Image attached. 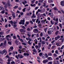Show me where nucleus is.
I'll list each match as a JSON object with an SVG mask.
<instances>
[{
	"mask_svg": "<svg viewBox=\"0 0 64 64\" xmlns=\"http://www.w3.org/2000/svg\"><path fill=\"white\" fill-rule=\"evenodd\" d=\"M5 53H6L4 54V55H6L7 52V51H6V50H3L2 52V51H0V53L1 54L3 55Z\"/></svg>",
	"mask_w": 64,
	"mask_h": 64,
	"instance_id": "1",
	"label": "nucleus"
},
{
	"mask_svg": "<svg viewBox=\"0 0 64 64\" xmlns=\"http://www.w3.org/2000/svg\"><path fill=\"white\" fill-rule=\"evenodd\" d=\"M42 57L43 59H45L46 58H48V56L47 55V54L45 53L44 54L42 55Z\"/></svg>",
	"mask_w": 64,
	"mask_h": 64,
	"instance_id": "2",
	"label": "nucleus"
},
{
	"mask_svg": "<svg viewBox=\"0 0 64 64\" xmlns=\"http://www.w3.org/2000/svg\"><path fill=\"white\" fill-rule=\"evenodd\" d=\"M24 22H25V20H21L20 22H19V24H22V25H24Z\"/></svg>",
	"mask_w": 64,
	"mask_h": 64,
	"instance_id": "3",
	"label": "nucleus"
},
{
	"mask_svg": "<svg viewBox=\"0 0 64 64\" xmlns=\"http://www.w3.org/2000/svg\"><path fill=\"white\" fill-rule=\"evenodd\" d=\"M33 32L35 33H38L39 30H38V29L37 28H35L33 30Z\"/></svg>",
	"mask_w": 64,
	"mask_h": 64,
	"instance_id": "4",
	"label": "nucleus"
},
{
	"mask_svg": "<svg viewBox=\"0 0 64 64\" xmlns=\"http://www.w3.org/2000/svg\"><path fill=\"white\" fill-rule=\"evenodd\" d=\"M15 43H16V45H19V41L17 40H16L15 41Z\"/></svg>",
	"mask_w": 64,
	"mask_h": 64,
	"instance_id": "5",
	"label": "nucleus"
},
{
	"mask_svg": "<svg viewBox=\"0 0 64 64\" xmlns=\"http://www.w3.org/2000/svg\"><path fill=\"white\" fill-rule=\"evenodd\" d=\"M60 4L62 6H64V0L60 2Z\"/></svg>",
	"mask_w": 64,
	"mask_h": 64,
	"instance_id": "6",
	"label": "nucleus"
},
{
	"mask_svg": "<svg viewBox=\"0 0 64 64\" xmlns=\"http://www.w3.org/2000/svg\"><path fill=\"white\" fill-rule=\"evenodd\" d=\"M7 43V41L6 40H5L4 42V43L3 44V47H5L6 46V43Z\"/></svg>",
	"mask_w": 64,
	"mask_h": 64,
	"instance_id": "7",
	"label": "nucleus"
},
{
	"mask_svg": "<svg viewBox=\"0 0 64 64\" xmlns=\"http://www.w3.org/2000/svg\"><path fill=\"white\" fill-rule=\"evenodd\" d=\"M20 32H26V30H24L23 29H20Z\"/></svg>",
	"mask_w": 64,
	"mask_h": 64,
	"instance_id": "8",
	"label": "nucleus"
},
{
	"mask_svg": "<svg viewBox=\"0 0 64 64\" xmlns=\"http://www.w3.org/2000/svg\"><path fill=\"white\" fill-rule=\"evenodd\" d=\"M7 4L8 6H11V4L10 2V0H8L7 1Z\"/></svg>",
	"mask_w": 64,
	"mask_h": 64,
	"instance_id": "9",
	"label": "nucleus"
},
{
	"mask_svg": "<svg viewBox=\"0 0 64 64\" xmlns=\"http://www.w3.org/2000/svg\"><path fill=\"white\" fill-rule=\"evenodd\" d=\"M39 18H37L36 20V23H38V24H40V20H39Z\"/></svg>",
	"mask_w": 64,
	"mask_h": 64,
	"instance_id": "10",
	"label": "nucleus"
},
{
	"mask_svg": "<svg viewBox=\"0 0 64 64\" xmlns=\"http://www.w3.org/2000/svg\"><path fill=\"white\" fill-rule=\"evenodd\" d=\"M49 30L50 32H52L53 31V29L52 28H50L49 29Z\"/></svg>",
	"mask_w": 64,
	"mask_h": 64,
	"instance_id": "11",
	"label": "nucleus"
},
{
	"mask_svg": "<svg viewBox=\"0 0 64 64\" xmlns=\"http://www.w3.org/2000/svg\"><path fill=\"white\" fill-rule=\"evenodd\" d=\"M48 62V60H44L43 61L44 63H46V62Z\"/></svg>",
	"mask_w": 64,
	"mask_h": 64,
	"instance_id": "12",
	"label": "nucleus"
},
{
	"mask_svg": "<svg viewBox=\"0 0 64 64\" xmlns=\"http://www.w3.org/2000/svg\"><path fill=\"white\" fill-rule=\"evenodd\" d=\"M41 23H42V25H44L45 24V21L44 20H41Z\"/></svg>",
	"mask_w": 64,
	"mask_h": 64,
	"instance_id": "13",
	"label": "nucleus"
},
{
	"mask_svg": "<svg viewBox=\"0 0 64 64\" xmlns=\"http://www.w3.org/2000/svg\"><path fill=\"white\" fill-rule=\"evenodd\" d=\"M36 16L35 15V14H33L32 16H31V18H36Z\"/></svg>",
	"mask_w": 64,
	"mask_h": 64,
	"instance_id": "14",
	"label": "nucleus"
},
{
	"mask_svg": "<svg viewBox=\"0 0 64 64\" xmlns=\"http://www.w3.org/2000/svg\"><path fill=\"white\" fill-rule=\"evenodd\" d=\"M24 56H28L29 55V54L28 53H24Z\"/></svg>",
	"mask_w": 64,
	"mask_h": 64,
	"instance_id": "15",
	"label": "nucleus"
},
{
	"mask_svg": "<svg viewBox=\"0 0 64 64\" xmlns=\"http://www.w3.org/2000/svg\"><path fill=\"white\" fill-rule=\"evenodd\" d=\"M38 47H39V48H40L41 47V43L39 42L38 44Z\"/></svg>",
	"mask_w": 64,
	"mask_h": 64,
	"instance_id": "16",
	"label": "nucleus"
},
{
	"mask_svg": "<svg viewBox=\"0 0 64 64\" xmlns=\"http://www.w3.org/2000/svg\"><path fill=\"white\" fill-rule=\"evenodd\" d=\"M22 4H24V5H25V4H26L27 3V1H24V2H22Z\"/></svg>",
	"mask_w": 64,
	"mask_h": 64,
	"instance_id": "17",
	"label": "nucleus"
},
{
	"mask_svg": "<svg viewBox=\"0 0 64 64\" xmlns=\"http://www.w3.org/2000/svg\"><path fill=\"white\" fill-rule=\"evenodd\" d=\"M48 60H50V61L52 60V58L50 57H48Z\"/></svg>",
	"mask_w": 64,
	"mask_h": 64,
	"instance_id": "18",
	"label": "nucleus"
},
{
	"mask_svg": "<svg viewBox=\"0 0 64 64\" xmlns=\"http://www.w3.org/2000/svg\"><path fill=\"white\" fill-rule=\"evenodd\" d=\"M4 9V8L2 6H0V10H2Z\"/></svg>",
	"mask_w": 64,
	"mask_h": 64,
	"instance_id": "19",
	"label": "nucleus"
},
{
	"mask_svg": "<svg viewBox=\"0 0 64 64\" xmlns=\"http://www.w3.org/2000/svg\"><path fill=\"white\" fill-rule=\"evenodd\" d=\"M54 10H57V11H58V9H57V7H54Z\"/></svg>",
	"mask_w": 64,
	"mask_h": 64,
	"instance_id": "20",
	"label": "nucleus"
},
{
	"mask_svg": "<svg viewBox=\"0 0 64 64\" xmlns=\"http://www.w3.org/2000/svg\"><path fill=\"white\" fill-rule=\"evenodd\" d=\"M44 0H40L39 1V2L40 3H42Z\"/></svg>",
	"mask_w": 64,
	"mask_h": 64,
	"instance_id": "21",
	"label": "nucleus"
},
{
	"mask_svg": "<svg viewBox=\"0 0 64 64\" xmlns=\"http://www.w3.org/2000/svg\"><path fill=\"white\" fill-rule=\"evenodd\" d=\"M32 51L34 52H35V53H36L37 52V51L36 50V49L35 48L34 49V50H33Z\"/></svg>",
	"mask_w": 64,
	"mask_h": 64,
	"instance_id": "22",
	"label": "nucleus"
},
{
	"mask_svg": "<svg viewBox=\"0 0 64 64\" xmlns=\"http://www.w3.org/2000/svg\"><path fill=\"white\" fill-rule=\"evenodd\" d=\"M35 47L36 49H38V48H39V46H38L36 45L35 46Z\"/></svg>",
	"mask_w": 64,
	"mask_h": 64,
	"instance_id": "23",
	"label": "nucleus"
},
{
	"mask_svg": "<svg viewBox=\"0 0 64 64\" xmlns=\"http://www.w3.org/2000/svg\"><path fill=\"white\" fill-rule=\"evenodd\" d=\"M11 64H16L15 62L14 61H12L11 62Z\"/></svg>",
	"mask_w": 64,
	"mask_h": 64,
	"instance_id": "24",
	"label": "nucleus"
},
{
	"mask_svg": "<svg viewBox=\"0 0 64 64\" xmlns=\"http://www.w3.org/2000/svg\"><path fill=\"white\" fill-rule=\"evenodd\" d=\"M48 3H52L53 2V1H52V0H48Z\"/></svg>",
	"mask_w": 64,
	"mask_h": 64,
	"instance_id": "25",
	"label": "nucleus"
},
{
	"mask_svg": "<svg viewBox=\"0 0 64 64\" xmlns=\"http://www.w3.org/2000/svg\"><path fill=\"white\" fill-rule=\"evenodd\" d=\"M10 23L11 24H12V26H13V21H10Z\"/></svg>",
	"mask_w": 64,
	"mask_h": 64,
	"instance_id": "26",
	"label": "nucleus"
},
{
	"mask_svg": "<svg viewBox=\"0 0 64 64\" xmlns=\"http://www.w3.org/2000/svg\"><path fill=\"white\" fill-rule=\"evenodd\" d=\"M2 14H4L5 13V10H3L1 12Z\"/></svg>",
	"mask_w": 64,
	"mask_h": 64,
	"instance_id": "27",
	"label": "nucleus"
},
{
	"mask_svg": "<svg viewBox=\"0 0 64 64\" xmlns=\"http://www.w3.org/2000/svg\"><path fill=\"white\" fill-rule=\"evenodd\" d=\"M3 45V43L2 42L0 45V47H2Z\"/></svg>",
	"mask_w": 64,
	"mask_h": 64,
	"instance_id": "28",
	"label": "nucleus"
},
{
	"mask_svg": "<svg viewBox=\"0 0 64 64\" xmlns=\"http://www.w3.org/2000/svg\"><path fill=\"white\" fill-rule=\"evenodd\" d=\"M42 53L40 52L39 54V56L41 57L42 55Z\"/></svg>",
	"mask_w": 64,
	"mask_h": 64,
	"instance_id": "29",
	"label": "nucleus"
},
{
	"mask_svg": "<svg viewBox=\"0 0 64 64\" xmlns=\"http://www.w3.org/2000/svg\"><path fill=\"white\" fill-rule=\"evenodd\" d=\"M34 41H35V43H36V44H37V42H38L37 40L36 39L34 40Z\"/></svg>",
	"mask_w": 64,
	"mask_h": 64,
	"instance_id": "30",
	"label": "nucleus"
},
{
	"mask_svg": "<svg viewBox=\"0 0 64 64\" xmlns=\"http://www.w3.org/2000/svg\"><path fill=\"white\" fill-rule=\"evenodd\" d=\"M26 9V8H24L23 10H22V11H23V12H25V10Z\"/></svg>",
	"mask_w": 64,
	"mask_h": 64,
	"instance_id": "31",
	"label": "nucleus"
},
{
	"mask_svg": "<svg viewBox=\"0 0 64 64\" xmlns=\"http://www.w3.org/2000/svg\"><path fill=\"white\" fill-rule=\"evenodd\" d=\"M50 16L52 18H53V14H51L50 15Z\"/></svg>",
	"mask_w": 64,
	"mask_h": 64,
	"instance_id": "32",
	"label": "nucleus"
},
{
	"mask_svg": "<svg viewBox=\"0 0 64 64\" xmlns=\"http://www.w3.org/2000/svg\"><path fill=\"white\" fill-rule=\"evenodd\" d=\"M22 45H24L25 46H26V44L24 42H22Z\"/></svg>",
	"mask_w": 64,
	"mask_h": 64,
	"instance_id": "33",
	"label": "nucleus"
},
{
	"mask_svg": "<svg viewBox=\"0 0 64 64\" xmlns=\"http://www.w3.org/2000/svg\"><path fill=\"white\" fill-rule=\"evenodd\" d=\"M63 48L64 49V45L62 46L61 48H60V49H61L62 50Z\"/></svg>",
	"mask_w": 64,
	"mask_h": 64,
	"instance_id": "34",
	"label": "nucleus"
},
{
	"mask_svg": "<svg viewBox=\"0 0 64 64\" xmlns=\"http://www.w3.org/2000/svg\"><path fill=\"white\" fill-rule=\"evenodd\" d=\"M4 34V32H0V35H3Z\"/></svg>",
	"mask_w": 64,
	"mask_h": 64,
	"instance_id": "35",
	"label": "nucleus"
},
{
	"mask_svg": "<svg viewBox=\"0 0 64 64\" xmlns=\"http://www.w3.org/2000/svg\"><path fill=\"white\" fill-rule=\"evenodd\" d=\"M18 7V6H15L14 8V9H16V8H17Z\"/></svg>",
	"mask_w": 64,
	"mask_h": 64,
	"instance_id": "36",
	"label": "nucleus"
},
{
	"mask_svg": "<svg viewBox=\"0 0 64 64\" xmlns=\"http://www.w3.org/2000/svg\"><path fill=\"white\" fill-rule=\"evenodd\" d=\"M13 26H14V28L15 27H16L17 26V25L16 24H14V25L13 24Z\"/></svg>",
	"mask_w": 64,
	"mask_h": 64,
	"instance_id": "37",
	"label": "nucleus"
},
{
	"mask_svg": "<svg viewBox=\"0 0 64 64\" xmlns=\"http://www.w3.org/2000/svg\"><path fill=\"white\" fill-rule=\"evenodd\" d=\"M35 2V0H33L32 1V4H33L34 2Z\"/></svg>",
	"mask_w": 64,
	"mask_h": 64,
	"instance_id": "38",
	"label": "nucleus"
},
{
	"mask_svg": "<svg viewBox=\"0 0 64 64\" xmlns=\"http://www.w3.org/2000/svg\"><path fill=\"white\" fill-rule=\"evenodd\" d=\"M10 49L12 50H13L14 48L13 46L11 47L10 48Z\"/></svg>",
	"mask_w": 64,
	"mask_h": 64,
	"instance_id": "39",
	"label": "nucleus"
},
{
	"mask_svg": "<svg viewBox=\"0 0 64 64\" xmlns=\"http://www.w3.org/2000/svg\"><path fill=\"white\" fill-rule=\"evenodd\" d=\"M52 64V62H48V64Z\"/></svg>",
	"mask_w": 64,
	"mask_h": 64,
	"instance_id": "40",
	"label": "nucleus"
},
{
	"mask_svg": "<svg viewBox=\"0 0 64 64\" xmlns=\"http://www.w3.org/2000/svg\"><path fill=\"white\" fill-rule=\"evenodd\" d=\"M42 45H44L45 44V42H44L43 41H42Z\"/></svg>",
	"mask_w": 64,
	"mask_h": 64,
	"instance_id": "41",
	"label": "nucleus"
},
{
	"mask_svg": "<svg viewBox=\"0 0 64 64\" xmlns=\"http://www.w3.org/2000/svg\"><path fill=\"white\" fill-rule=\"evenodd\" d=\"M27 30L28 31H30L31 30L30 29V28H27Z\"/></svg>",
	"mask_w": 64,
	"mask_h": 64,
	"instance_id": "42",
	"label": "nucleus"
},
{
	"mask_svg": "<svg viewBox=\"0 0 64 64\" xmlns=\"http://www.w3.org/2000/svg\"><path fill=\"white\" fill-rule=\"evenodd\" d=\"M23 56H22V55H20V58H23Z\"/></svg>",
	"mask_w": 64,
	"mask_h": 64,
	"instance_id": "43",
	"label": "nucleus"
},
{
	"mask_svg": "<svg viewBox=\"0 0 64 64\" xmlns=\"http://www.w3.org/2000/svg\"><path fill=\"white\" fill-rule=\"evenodd\" d=\"M58 32H58V31H57L56 32L55 34H56V35H57V34H58Z\"/></svg>",
	"mask_w": 64,
	"mask_h": 64,
	"instance_id": "44",
	"label": "nucleus"
},
{
	"mask_svg": "<svg viewBox=\"0 0 64 64\" xmlns=\"http://www.w3.org/2000/svg\"><path fill=\"white\" fill-rule=\"evenodd\" d=\"M55 53H56V54H58V50H56L55 51Z\"/></svg>",
	"mask_w": 64,
	"mask_h": 64,
	"instance_id": "45",
	"label": "nucleus"
},
{
	"mask_svg": "<svg viewBox=\"0 0 64 64\" xmlns=\"http://www.w3.org/2000/svg\"><path fill=\"white\" fill-rule=\"evenodd\" d=\"M51 32H50L49 31H48V34H51Z\"/></svg>",
	"mask_w": 64,
	"mask_h": 64,
	"instance_id": "46",
	"label": "nucleus"
},
{
	"mask_svg": "<svg viewBox=\"0 0 64 64\" xmlns=\"http://www.w3.org/2000/svg\"><path fill=\"white\" fill-rule=\"evenodd\" d=\"M4 21H5V23L7 22V19H6V18H5L4 19Z\"/></svg>",
	"mask_w": 64,
	"mask_h": 64,
	"instance_id": "47",
	"label": "nucleus"
},
{
	"mask_svg": "<svg viewBox=\"0 0 64 64\" xmlns=\"http://www.w3.org/2000/svg\"><path fill=\"white\" fill-rule=\"evenodd\" d=\"M58 39H59L60 38V36H57L56 37Z\"/></svg>",
	"mask_w": 64,
	"mask_h": 64,
	"instance_id": "48",
	"label": "nucleus"
},
{
	"mask_svg": "<svg viewBox=\"0 0 64 64\" xmlns=\"http://www.w3.org/2000/svg\"><path fill=\"white\" fill-rule=\"evenodd\" d=\"M20 41L21 42H23L24 41H23V40L22 38L20 39Z\"/></svg>",
	"mask_w": 64,
	"mask_h": 64,
	"instance_id": "49",
	"label": "nucleus"
},
{
	"mask_svg": "<svg viewBox=\"0 0 64 64\" xmlns=\"http://www.w3.org/2000/svg\"><path fill=\"white\" fill-rule=\"evenodd\" d=\"M54 39L55 40L57 41V40H58V39L56 37H55Z\"/></svg>",
	"mask_w": 64,
	"mask_h": 64,
	"instance_id": "50",
	"label": "nucleus"
},
{
	"mask_svg": "<svg viewBox=\"0 0 64 64\" xmlns=\"http://www.w3.org/2000/svg\"><path fill=\"white\" fill-rule=\"evenodd\" d=\"M32 21H33L34 22H35V20L34 19V18H33L32 19Z\"/></svg>",
	"mask_w": 64,
	"mask_h": 64,
	"instance_id": "51",
	"label": "nucleus"
},
{
	"mask_svg": "<svg viewBox=\"0 0 64 64\" xmlns=\"http://www.w3.org/2000/svg\"><path fill=\"white\" fill-rule=\"evenodd\" d=\"M56 22H58V18H56Z\"/></svg>",
	"mask_w": 64,
	"mask_h": 64,
	"instance_id": "52",
	"label": "nucleus"
},
{
	"mask_svg": "<svg viewBox=\"0 0 64 64\" xmlns=\"http://www.w3.org/2000/svg\"><path fill=\"white\" fill-rule=\"evenodd\" d=\"M8 62H10V61H11V58H9L8 60Z\"/></svg>",
	"mask_w": 64,
	"mask_h": 64,
	"instance_id": "53",
	"label": "nucleus"
},
{
	"mask_svg": "<svg viewBox=\"0 0 64 64\" xmlns=\"http://www.w3.org/2000/svg\"><path fill=\"white\" fill-rule=\"evenodd\" d=\"M51 24L52 25H53L54 24V23L53 22H52V20H51L50 21Z\"/></svg>",
	"mask_w": 64,
	"mask_h": 64,
	"instance_id": "54",
	"label": "nucleus"
},
{
	"mask_svg": "<svg viewBox=\"0 0 64 64\" xmlns=\"http://www.w3.org/2000/svg\"><path fill=\"white\" fill-rule=\"evenodd\" d=\"M58 23V22H56L55 23L54 25H57Z\"/></svg>",
	"mask_w": 64,
	"mask_h": 64,
	"instance_id": "55",
	"label": "nucleus"
},
{
	"mask_svg": "<svg viewBox=\"0 0 64 64\" xmlns=\"http://www.w3.org/2000/svg\"><path fill=\"white\" fill-rule=\"evenodd\" d=\"M28 40H29L28 41V42H30L31 41H32V39L30 38H29Z\"/></svg>",
	"mask_w": 64,
	"mask_h": 64,
	"instance_id": "56",
	"label": "nucleus"
},
{
	"mask_svg": "<svg viewBox=\"0 0 64 64\" xmlns=\"http://www.w3.org/2000/svg\"><path fill=\"white\" fill-rule=\"evenodd\" d=\"M38 26H39V27L42 26V25H41V24H38Z\"/></svg>",
	"mask_w": 64,
	"mask_h": 64,
	"instance_id": "57",
	"label": "nucleus"
},
{
	"mask_svg": "<svg viewBox=\"0 0 64 64\" xmlns=\"http://www.w3.org/2000/svg\"><path fill=\"white\" fill-rule=\"evenodd\" d=\"M10 31V30H9L8 31L6 32V33H9Z\"/></svg>",
	"mask_w": 64,
	"mask_h": 64,
	"instance_id": "58",
	"label": "nucleus"
},
{
	"mask_svg": "<svg viewBox=\"0 0 64 64\" xmlns=\"http://www.w3.org/2000/svg\"><path fill=\"white\" fill-rule=\"evenodd\" d=\"M13 38L14 39H16V37L15 36H14L13 37Z\"/></svg>",
	"mask_w": 64,
	"mask_h": 64,
	"instance_id": "59",
	"label": "nucleus"
},
{
	"mask_svg": "<svg viewBox=\"0 0 64 64\" xmlns=\"http://www.w3.org/2000/svg\"><path fill=\"white\" fill-rule=\"evenodd\" d=\"M30 23L31 24H33V22H32V20L30 21Z\"/></svg>",
	"mask_w": 64,
	"mask_h": 64,
	"instance_id": "60",
	"label": "nucleus"
},
{
	"mask_svg": "<svg viewBox=\"0 0 64 64\" xmlns=\"http://www.w3.org/2000/svg\"><path fill=\"white\" fill-rule=\"evenodd\" d=\"M2 3L4 5H5L6 4V3L4 2H2Z\"/></svg>",
	"mask_w": 64,
	"mask_h": 64,
	"instance_id": "61",
	"label": "nucleus"
},
{
	"mask_svg": "<svg viewBox=\"0 0 64 64\" xmlns=\"http://www.w3.org/2000/svg\"><path fill=\"white\" fill-rule=\"evenodd\" d=\"M48 55L49 56H52V54L51 53H49L48 54Z\"/></svg>",
	"mask_w": 64,
	"mask_h": 64,
	"instance_id": "62",
	"label": "nucleus"
},
{
	"mask_svg": "<svg viewBox=\"0 0 64 64\" xmlns=\"http://www.w3.org/2000/svg\"><path fill=\"white\" fill-rule=\"evenodd\" d=\"M38 12H42V10H40V9H38Z\"/></svg>",
	"mask_w": 64,
	"mask_h": 64,
	"instance_id": "63",
	"label": "nucleus"
},
{
	"mask_svg": "<svg viewBox=\"0 0 64 64\" xmlns=\"http://www.w3.org/2000/svg\"><path fill=\"white\" fill-rule=\"evenodd\" d=\"M20 11H19V10H17L16 13H20Z\"/></svg>",
	"mask_w": 64,
	"mask_h": 64,
	"instance_id": "64",
	"label": "nucleus"
}]
</instances>
